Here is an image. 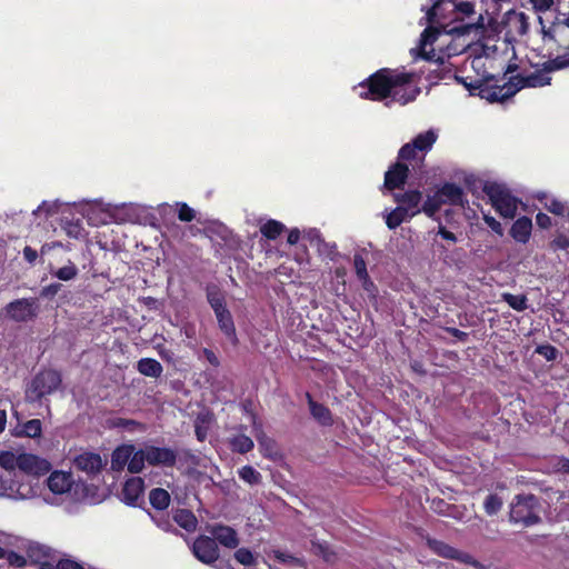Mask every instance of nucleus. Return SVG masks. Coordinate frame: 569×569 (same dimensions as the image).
Instances as JSON below:
<instances>
[{"label": "nucleus", "instance_id": "f257e3e1", "mask_svg": "<svg viewBox=\"0 0 569 569\" xmlns=\"http://www.w3.org/2000/svg\"><path fill=\"white\" fill-rule=\"evenodd\" d=\"M49 465H38L32 470V476L17 479L19 482L31 483L36 496V487L39 486L41 476H46V483L49 491L54 496L56 501H78L96 503V490L106 482L103 471L107 465H66V468L49 471ZM29 499V497L27 498Z\"/></svg>", "mask_w": 569, "mask_h": 569}, {"label": "nucleus", "instance_id": "f03ea898", "mask_svg": "<svg viewBox=\"0 0 569 569\" xmlns=\"http://www.w3.org/2000/svg\"><path fill=\"white\" fill-rule=\"evenodd\" d=\"M431 6L426 10L422 18L429 26L422 31L418 47V56L427 61L437 63L436 78L445 79L451 70L445 66L442 57L436 58L433 49L427 50V46H432L438 37L443 32L446 34L465 36L469 34L473 23H465L463 18L475 13V6L469 1L459 0H430Z\"/></svg>", "mask_w": 569, "mask_h": 569}, {"label": "nucleus", "instance_id": "7ed1b4c3", "mask_svg": "<svg viewBox=\"0 0 569 569\" xmlns=\"http://www.w3.org/2000/svg\"><path fill=\"white\" fill-rule=\"evenodd\" d=\"M569 67V58L558 56L542 64L541 69L528 76L517 74L510 77L503 84H489L491 81H498L493 74L485 76L481 80L466 82L462 78L455 76L458 82L462 83L473 93L478 90V96L489 102H500L513 97L522 88H538L550 84V72Z\"/></svg>", "mask_w": 569, "mask_h": 569}, {"label": "nucleus", "instance_id": "20e7f679", "mask_svg": "<svg viewBox=\"0 0 569 569\" xmlns=\"http://www.w3.org/2000/svg\"><path fill=\"white\" fill-rule=\"evenodd\" d=\"M415 80V73L398 71L390 68H381L361 81L356 89H360L358 96L363 100L383 101L390 99L386 103L397 102L405 106L416 100L420 93V88L407 87Z\"/></svg>", "mask_w": 569, "mask_h": 569}, {"label": "nucleus", "instance_id": "39448f33", "mask_svg": "<svg viewBox=\"0 0 569 569\" xmlns=\"http://www.w3.org/2000/svg\"><path fill=\"white\" fill-rule=\"evenodd\" d=\"M146 465H111L110 470L104 468V472H111L112 478L122 472L124 473V483L120 492V499L128 506H137L143 498L146 482L144 478L139 475L147 477Z\"/></svg>", "mask_w": 569, "mask_h": 569}, {"label": "nucleus", "instance_id": "423d86ee", "mask_svg": "<svg viewBox=\"0 0 569 569\" xmlns=\"http://www.w3.org/2000/svg\"><path fill=\"white\" fill-rule=\"evenodd\" d=\"M38 465H0V497L28 498L32 496L31 483L19 482L32 476V470Z\"/></svg>", "mask_w": 569, "mask_h": 569}, {"label": "nucleus", "instance_id": "0eeeda50", "mask_svg": "<svg viewBox=\"0 0 569 569\" xmlns=\"http://www.w3.org/2000/svg\"><path fill=\"white\" fill-rule=\"evenodd\" d=\"M177 453L170 448L146 446L136 450L131 443L118 446L111 456L110 462H176Z\"/></svg>", "mask_w": 569, "mask_h": 569}, {"label": "nucleus", "instance_id": "6e6552de", "mask_svg": "<svg viewBox=\"0 0 569 569\" xmlns=\"http://www.w3.org/2000/svg\"><path fill=\"white\" fill-rule=\"evenodd\" d=\"M62 385V375L52 368L40 369L31 379L27 388V397L31 401H41L42 398L54 393Z\"/></svg>", "mask_w": 569, "mask_h": 569}, {"label": "nucleus", "instance_id": "1a4fd4ad", "mask_svg": "<svg viewBox=\"0 0 569 569\" xmlns=\"http://www.w3.org/2000/svg\"><path fill=\"white\" fill-rule=\"evenodd\" d=\"M482 191L488 196L493 209L506 219H513L519 204V199L515 197L506 187L497 182H486Z\"/></svg>", "mask_w": 569, "mask_h": 569}, {"label": "nucleus", "instance_id": "9d476101", "mask_svg": "<svg viewBox=\"0 0 569 569\" xmlns=\"http://www.w3.org/2000/svg\"><path fill=\"white\" fill-rule=\"evenodd\" d=\"M538 500L533 495H518L511 503L510 521L532 526L539 522Z\"/></svg>", "mask_w": 569, "mask_h": 569}, {"label": "nucleus", "instance_id": "9b49d317", "mask_svg": "<svg viewBox=\"0 0 569 569\" xmlns=\"http://www.w3.org/2000/svg\"><path fill=\"white\" fill-rule=\"evenodd\" d=\"M4 310L10 320L28 322L38 317L39 303L36 298H21L9 302Z\"/></svg>", "mask_w": 569, "mask_h": 569}, {"label": "nucleus", "instance_id": "f8f14e48", "mask_svg": "<svg viewBox=\"0 0 569 569\" xmlns=\"http://www.w3.org/2000/svg\"><path fill=\"white\" fill-rule=\"evenodd\" d=\"M438 134L432 130H427L417 134L411 142L405 143L399 152L398 159L410 161L417 158V152L421 151L422 153L431 150L432 146L437 141Z\"/></svg>", "mask_w": 569, "mask_h": 569}, {"label": "nucleus", "instance_id": "ddd939ff", "mask_svg": "<svg viewBox=\"0 0 569 569\" xmlns=\"http://www.w3.org/2000/svg\"><path fill=\"white\" fill-rule=\"evenodd\" d=\"M194 557L203 563L211 565L219 558V550L214 539L199 537L192 546Z\"/></svg>", "mask_w": 569, "mask_h": 569}, {"label": "nucleus", "instance_id": "4468645a", "mask_svg": "<svg viewBox=\"0 0 569 569\" xmlns=\"http://www.w3.org/2000/svg\"><path fill=\"white\" fill-rule=\"evenodd\" d=\"M401 161H397L389 167L385 173L383 186L387 190L393 191L402 188L409 177V167Z\"/></svg>", "mask_w": 569, "mask_h": 569}, {"label": "nucleus", "instance_id": "2eb2a0df", "mask_svg": "<svg viewBox=\"0 0 569 569\" xmlns=\"http://www.w3.org/2000/svg\"><path fill=\"white\" fill-rule=\"evenodd\" d=\"M429 548L438 556L453 559L462 563H473V558L467 552L460 551L452 546L436 539H428Z\"/></svg>", "mask_w": 569, "mask_h": 569}, {"label": "nucleus", "instance_id": "dca6fc26", "mask_svg": "<svg viewBox=\"0 0 569 569\" xmlns=\"http://www.w3.org/2000/svg\"><path fill=\"white\" fill-rule=\"evenodd\" d=\"M393 199L400 207L407 208L409 218H413L421 212L419 207L422 201V192L419 190H408L403 193H395Z\"/></svg>", "mask_w": 569, "mask_h": 569}, {"label": "nucleus", "instance_id": "f3484780", "mask_svg": "<svg viewBox=\"0 0 569 569\" xmlns=\"http://www.w3.org/2000/svg\"><path fill=\"white\" fill-rule=\"evenodd\" d=\"M438 191L445 204L448 203L465 208L468 203V200L465 198L463 189L453 182H445Z\"/></svg>", "mask_w": 569, "mask_h": 569}, {"label": "nucleus", "instance_id": "a211bd4d", "mask_svg": "<svg viewBox=\"0 0 569 569\" xmlns=\"http://www.w3.org/2000/svg\"><path fill=\"white\" fill-rule=\"evenodd\" d=\"M543 38L552 40L559 48L569 50V19L553 24L543 32Z\"/></svg>", "mask_w": 569, "mask_h": 569}, {"label": "nucleus", "instance_id": "6ab92c4d", "mask_svg": "<svg viewBox=\"0 0 569 569\" xmlns=\"http://www.w3.org/2000/svg\"><path fill=\"white\" fill-rule=\"evenodd\" d=\"M506 27L509 33L525 36L529 30L528 17L522 11H508L506 14Z\"/></svg>", "mask_w": 569, "mask_h": 569}, {"label": "nucleus", "instance_id": "aec40b11", "mask_svg": "<svg viewBox=\"0 0 569 569\" xmlns=\"http://www.w3.org/2000/svg\"><path fill=\"white\" fill-rule=\"evenodd\" d=\"M532 231V221L529 217L522 216L519 217L511 226L510 228V237L522 244H526L530 237Z\"/></svg>", "mask_w": 569, "mask_h": 569}, {"label": "nucleus", "instance_id": "412c9836", "mask_svg": "<svg viewBox=\"0 0 569 569\" xmlns=\"http://www.w3.org/2000/svg\"><path fill=\"white\" fill-rule=\"evenodd\" d=\"M217 322L221 332L229 339V341L237 346L239 340L237 337L236 326L233 321V317L229 309L220 310L216 312Z\"/></svg>", "mask_w": 569, "mask_h": 569}, {"label": "nucleus", "instance_id": "4be33fe9", "mask_svg": "<svg viewBox=\"0 0 569 569\" xmlns=\"http://www.w3.org/2000/svg\"><path fill=\"white\" fill-rule=\"evenodd\" d=\"M214 421V416L210 411L198 413L194 420V432L198 441L203 442L207 440L210 428Z\"/></svg>", "mask_w": 569, "mask_h": 569}, {"label": "nucleus", "instance_id": "5701e85b", "mask_svg": "<svg viewBox=\"0 0 569 569\" xmlns=\"http://www.w3.org/2000/svg\"><path fill=\"white\" fill-rule=\"evenodd\" d=\"M211 533L214 540H218L227 548H236L239 543L237 532L228 526H216L212 528Z\"/></svg>", "mask_w": 569, "mask_h": 569}, {"label": "nucleus", "instance_id": "b1692460", "mask_svg": "<svg viewBox=\"0 0 569 569\" xmlns=\"http://www.w3.org/2000/svg\"><path fill=\"white\" fill-rule=\"evenodd\" d=\"M137 370L144 377L160 378L163 372L162 365L153 358H141L137 362Z\"/></svg>", "mask_w": 569, "mask_h": 569}, {"label": "nucleus", "instance_id": "393cba45", "mask_svg": "<svg viewBox=\"0 0 569 569\" xmlns=\"http://www.w3.org/2000/svg\"><path fill=\"white\" fill-rule=\"evenodd\" d=\"M228 445L232 452L239 453H247L254 447L253 440L244 433H237L230 437Z\"/></svg>", "mask_w": 569, "mask_h": 569}, {"label": "nucleus", "instance_id": "a878e982", "mask_svg": "<svg viewBox=\"0 0 569 569\" xmlns=\"http://www.w3.org/2000/svg\"><path fill=\"white\" fill-rule=\"evenodd\" d=\"M353 266L357 278L362 282V287L365 290L369 291L370 288H373L375 284L371 281L369 273L367 271V263L363 257L360 253H356L353 256Z\"/></svg>", "mask_w": 569, "mask_h": 569}, {"label": "nucleus", "instance_id": "bb28decb", "mask_svg": "<svg viewBox=\"0 0 569 569\" xmlns=\"http://www.w3.org/2000/svg\"><path fill=\"white\" fill-rule=\"evenodd\" d=\"M310 413L323 427H331L333 425V418L330 409L322 403L312 402Z\"/></svg>", "mask_w": 569, "mask_h": 569}, {"label": "nucleus", "instance_id": "cd10ccee", "mask_svg": "<svg viewBox=\"0 0 569 569\" xmlns=\"http://www.w3.org/2000/svg\"><path fill=\"white\" fill-rule=\"evenodd\" d=\"M207 300L214 313L227 309L224 295L217 286L207 288Z\"/></svg>", "mask_w": 569, "mask_h": 569}, {"label": "nucleus", "instance_id": "c85d7f7f", "mask_svg": "<svg viewBox=\"0 0 569 569\" xmlns=\"http://www.w3.org/2000/svg\"><path fill=\"white\" fill-rule=\"evenodd\" d=\"M408 219L410 218L407 208L398 206L386 216V224L390 230H395Z\"/></svg>", "mask_w": 569, "mask_h": 569}, {"label": "nucleus", "instance_id": "c756f323", "mask_svg": "<svg viewBox=\"0 0 569 569\" xmlns=\"http://www.w3.org/2000/svg\"><path fill=\"white\" fill-rule=\"evenodd\" d=\"M284 229L286 227L282 222L270 219L260 227V232L268 240H276Z\"/></svg>", "mask_w": 569, "mask_h": 569}, {"label": "nucleus", "instance_id": "7c9ffc66", "mask_svg": "<svg viewBox=\"0 0 569 569\" xmlns=\"http://www.w3.org/2000/svg\"><path fill=\"white\" fill-rule=\"evenodd\" d=\"M174 521L184 530L193 531L197 528V518L194 515L186 509L178 510L174 516Z\"/></svg>", "mask_w": 569, "mask_h": 569}, {"label": "nucleus", "instance_id": "2f4dec72", "mask_svg": "<svg viewBox=\"0 0 569 569\" xmlns=\"http://www.w3.org/2000/svg\"><path fill=\"white\" fill-rule=\"evenodd\" d=\"M442 204H445L443 200L437 190L432 196L427 197L422 203L421 212H423L429 218H432L440 210Z\"/></svg>", "mask_w": 569, "mask_h": 569}, {"label": "nucleus", "instance_id": "473e14b6", "mask_svg": "<svg viewBox=\"0 0 569 569\" xmlns=\"http://www.w3.org/2000/svg\"><path fill=\"white\" fill-rule=\"evenodd\" d=\"M538 199L542 203L543 208L549 212L556 216H565L567 206L561 200L547 194H542V197H539Z\"/></svg>", "mask_w": 569, "mask_h": 569}, {"label": "nucleus", "instance_id": "72a5a7b5", "mask_svg": "<svg viewBox=\"0 0 569 569\" xmlns=\"http://www.w3.org/2000/svg\"><path fill=\"white\" fill-rule=\"evenodd\" d=\"M149 500L153 508L163 510L168 508L170 503V495L167 490L161 488L152 489L149 495Z\"/></svg>", "mask_w": 569, "mask_h": 569}, {"label": "nucleus", "instance_id": "f704fd0d", "mask_svg": "<svg viewBox=\"0 0 569 569\" xmlns=\"http://www.w3.org/2000/svg\"><path fill=\"white\" fill-rule=\"evenodd\" d=\"M502 300L507 302L510 308L518 312H522L528 308V298L525 295H513L506 292L502 295Z\"/></svg>", "mask_w": 569, "mask_h": 569}, {"label": "nucleus", "instance_id": "c9c22d12", "mask_svg": "<svg viewBox=\"0 0 569 569\" xmlns=\"http://www.w3.org/2000/svg\"><path fill=\"white\" fill-rule=\"evenodd\" d=\"M42 423L39 419H31L22 426V430L17 432L18 436L37 438L41 435Z\"/></svg>", "mask_w": 569, "mask_h": 569}, {"label": "nucleus", "instance_id": "e433bc0d", "mask_svg": "<svg viewBox=\"0 0 569 569\" xmlns=\"http://www.w3.org/2000/svg\"><path fill=\"white\" fill-rule=\"evenodd\" d=\"M63 230L66 233L74 239H79L83 237L84 229L82 227L81 220H66L63 222Z\"/></svg>", "mask_w": 569, "mask_h": 569}, {"label": "nucleus", "instance_id": "4c0bfd02", "mask_svg": "<svg viewBox=\"0 0 569 569\" xmlns=\"http://www.w3.org/2000/svg\"><path fill=\"white\" fill-rule=\"evenodd\" d=\"M535 353L543 357L547 361H555L558 358L559 351L552 345L545 343L537 346Z\"/></svg>", "mask_w": 569, "mask_h": 569}, {"label": "nucleus", "instance_id": "58836bf2", "mask_svg": "<svg viewBox=\"0 0 569 569\" xmlns=\"http://www.w3.org/2000/svg\"><path fill=\"white\" fill-rule=\"evenodd\" d=\"M502 499L497 495H489L485 502L483 508L489 516L496 515L502 507Z\"/></svg>", "mask_w": 569, "mask_h": 569}, {"label": "nucleus", "instance_id": "ea45409f", "mask_svg": "<svg viewBox=\"0 0 569 569\" xmlns=\"http://www.w3.org/2000/svg\"><path fill=\"white\" fill-rule=\"evenodd\" d=\"M239 476L243 481L250 485H254L260 481V473L249 465L243 466L239 470Z\"/></svg>", "mask_w": 569, "mask_h": 569}, {"label": "nucleus", "instance_id": "a19ab883", "mask_svg": "<svg viewBox=\"0 0 569 569\" xmlns=\"http://www.w3.org/2000/svg\"><path fill=\"white\" fill-rule=\"evenodd\" d=\"M42 569H84L80 563L71 559H61L58 563L51 562L42 563Z\"/></svg>", "mask_w": 569, "mask_h": 569}, {"label": "nucleus", "instance_id": "79ce46f5", "mask_svg": "<svg viewBox=\"0 0 569 569\" xmlns=\"http://www.w3.org/2000/svg\"><path fill=\"white\" fill-rule=\"evenodd\" d=\"M77 273H78L77 267L70 262L68 266L59 268L56 271L54 276L60 280L68 281V280L73 279L77 276Z\"/></svg>", "mask_w": 569, "mask_h": 569}, {"label": "nucleus", "instance_id": "37998d69", "mask_svg": "<svg viewBox=\"0 0 569 569\" xmlns=\"http://www.w3.org/2000/svg\"><path fill=\"white\" fill-rule=\"evenodd\" d=\"M196 218V211L186 202L178 203V219L183 222H191Z\"/></svg>", "mask_w": 569, "mask_h": 569}, {"label": "nucleus", "instance_id": "c03bdc74", "mask_svg": "<svg viewBox=\"0 0 569 569\" xmlns=\"http://www.w3.org/2000/svg\"><path fill=\"white\" fill-rule=\"evenodd\" d=\"M236 560L243 566H251L254 563L252 552L247 548H240L234 552Z\"/></svg>", "mask_w": 569, "mask_h": 569}, {"label": "nucleus", "instance_id": "a18cd8bd", "mask_svg": "<svg viewBox=\"0 0 569 569\" xmlns=\"http://www.w3.org/2000/svg\"><path fill=\"white\" fill-rule=\"evenodd\" d=\"M549 247L555 252L558 250H566L569 248V238L560 233L550 241Z\"/></svg>", "mask_w": 569, "mask_h": 569}, {"label": "nucleus", "instance_id": "49530a36", "mask_svg": "<svg viewBox=\"0 0 569 569\" xmlns=\"http://www.w3.org/2000/svg\"><path fill=\"white\" fill-rule=\"evenodd\" d=\"M483 221L486 222V224L492 230V232H495L496 234L498 236H502L503 234V228L501 226V223L496 220V218H493L492 216L488 214V213H483Z\"/></svg>", "mask_w": 569, "mask_h": 569}, {"label": "nucleus", "instance_id": "de8ad7c7", "mask_svg": "<svg viewBox=\"0 0 569 569\" xmlns=\"http://www.w3.org/2000/svg\"><path fill=\"white\" fill-rule=\"evenodd\" d=\"M4 558L7 559L9 565L18 568L24 567L27 563L26 558L14 551H7Z\"/></svg>", "mask_w": 569, "mask_h": 569}, {"label": "nucleus", "instance_id": "09e8293b", "mask_svg": "<svg viewBox=\"0 0 569 569\" xmlns=\"http://www.w3.org/2000/svg\"><path fill=\"white\" fill-rule=\"evenodd\" d=\"M72 462H102L101 456L96 452H84L73 459Z\"/></svg>", "mask_w": 569, "mask_h": 569}, {"label": "nucleus", "instance_id": "8fccbe9b", "mask_svg": "<svg viewBox=\"0 0 569 569\" xmlns=\"http://www.w3.org/2000/svg\"><path fill=\"white\" fill-rule=\"evenodd\" d=\"M445 330L450 335L452 336L453 338H456L457 340L461 341V342H466L469 338V335L468 332H465L458 328H453V327H447L445 328Z\"/></svg>", "mask_w": 569, "mask_h": 569}, {"label": "nucleus", "instance_id": "3c124183", "mask_svg": "<svg viewBox=\"0 0 569 569\" xmlns=\"http://www.w3.org/2000/svg\"><path fill=\"white\" fill-rule=\"evenodd\" d=\"M202 355L203 357L206 358V360L213 367H219L220 366V360L218 358V356L211 350V349H208V348H203L202 349Z\"/></svg>", "mask_w": 569, "mask_h": 569}, {"label": "nucleus", "instance_id": "603ef678", "mask_svg": "<svg viewBox=\"0 0 569 569\" xmlns=\"http://www.w3.org/2000/svg\"><path fill=\"white\" fill-rule=\"evenodd\" d=\"M532 7L540 12L547 11L553 3V0H530Z\"/></svg>", "mask_w": 569, "mask_h": 569}, {"label": "nucleus", "instance_id": "864d4df0", "mask_svg": "<svg viewBox=\"0 0 569 569\" xmlns=\"http://www.w3.org/2000/svg\"><path fill=\"white\" fill-rule=\"evenodd\" d=\"M61 288L60 283H51L42 288L41 296L42 297H53L56 296Z\"/></svg>", "mask_w": 569, "mask_h": 569}, {"label": "nucleus", "instance_id": "5fc2aeb1", "mask_svg": "<svg viewBox=\"0 0 569 569\" xmlns=\"http://www.w3.org/2000/svg\"><path fill=\"white\" fill-rule=\"evenodd\" d=\"M536 222L542 229H547V228H549L551 226L550 217L548 214L543 213V212H539L536 216Z\"/></svg>", "mask_w": 569, "mask_h": 569}, {"label": "nucleus", "instance_id": "6e6d98bb", "mask_svg": "<svg viewBox=\"0 0 569 569\" xmlns=\"http://www.w3.org/2000/svg\"><path fill=\"white\" fill-rule=\"evenodd\" d=\"M23 258L29 262L33 263L38 258V252L33 248L26 246L23 248Z\"/></svg>", "mask_w": 569, "mask_h": 569}, {"label": "nucleus", "instance_id": "4d7b16f0", "mask_svg": "<svg viewBox=\"0 0 569 569\" xmlns=\"http://www.w3.org/2000/svg\"><path fill=\"white\" fill-rule=\"evenodd\" d=\"M438 234H440L445 240H448V241H451V242H456L457 241L456 234L453 232H451L450 230H448L443 226L439 227Z\"/></svg>", "mask_w": 569, "mask_h": 569}, {"label": "nucleus", "instance_id": "13d9d810", "mask_svg": "<svg viewBox=\"0 0 569 569\" xmlns=\"http://www.w3.org/2000/svg\"><path fill=\"white\" fill-rule=\"evenodd\" d=\"M323 247H326L328 249L327 256L329 257V259L332 261L337 260V258L339 257L337 244L336 243H331V244L323 243Z\"/></svg>", "mask_w": 569, "mask_h": 569}, {"label": "nucleus", "instance_id": "bf43d9fd", "mask_svg": "<svg viewBox=\"0 0 569 569\" xmlns=\"http://www.w3.org/2000/svg\"><path fill=\"white\" fill-rule=\"evenodd\" d=\"M300 239V230L298 228H293L289 231L287 237V242L291 246L298 243Z\"/></svg>", "mask_w": 569, "mask_h": 569}, {"label": "nucleus", "instance_id": "052dcab7", "mask_svg": "<svg viewBox=\"0 0 569 569\" xmlns=\"http://www.w3.org/2000/svg\"><path fill=\"white\" fill-rule=\"evenodd\" d=\"M276 557L281 560L282 562H293V561H299L297 558H295L293 556L291 555H288V553H284V552H276Z\"/></svg>", "mask_w": 569, "mask_h": 569}, {"label": "nucleus", "instance_id": "680f3d73", "mask_svg": "<svg viewBox=\"0 0 569 569\" xmlns=\"http://www.w3.org/2000/svg\"><path fill=\"white\" fill-rule=\"evenodd\" d=\"M16 462H41V463H44V462H48L46 459H40L38 458L37 456H30V459H27L23 457H20L19 459H17Z\"/></svg>", "mask_w": 569, "mask_h": 569}, {"label": "nucleus", "instance_id": "e2e57ef3", "mask_svg": "<svg viewBox=\"0 0 569 569\" xmlns=\"http://www.w3.org/2000/svg\"><path fill=\"white\" fill-rule=\"evenodd\" d=\"M518 69V64L517 63H508L505 71H503V76H502V79H505V77L509 73H513L516 70Z\"/></svg>", "mask_w": 569, "mask_h": 569}, {"label": "nucleus", "instance_id": "0e129e2a", "mask_svg": "<svg viewBox=\"0 0 569 569\" xmlns=\"http://www.w3.org/2000/svg\"><path fill=\"white\" fill-rule=\"evenodd\" d=\"M7 413L4 410H0V432L6 429Z\"/></svg>", "mask_w": 569, "mask_h": 569}, {"label": "nucleus", "instance_id": "69168bd1", "mask_svg": "<svg viewBox=\"0 0 569 569\" xmlns=\"http://www.w3.org/2000/svg\"><path fill=\"white\" fill-rule=\"evenodd\" d=\"M146 306H153L157 302V299L153 297H147L143 299Z\"/></svg>", "mask_w": 569, "mask_h": 569}, {"label": "nucleus", "instance_id": "338daca9", "mask_svg": "<svg viewBox=\"0 0 569 569\" xmlns=\"http://www.w3.org/2000/svg\"><path fill=\"white\" fill-rule=\"evenodd\" d=\"M306 399L309 406V409L312 407V402H316L312 398V395L310 392H306Z\"/></svg>", "mask_w": 569, "mask_h": 569}, {"label": "nucleus", "instance_id": "774afa93", "mask_svg": "<svg viewBox=\"0 0 569 569\" xmlns=\"http://www.w3.org/2000/svg\"><path fill=\"white\" fill-rule=\"evenodd\" d=\"M216 569H233L229 563H219Z\"/></svg>", "mask_w": 569, "mask_h": 569}]
</instances>
